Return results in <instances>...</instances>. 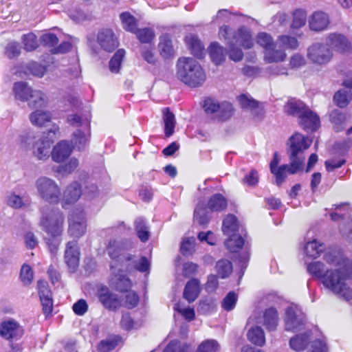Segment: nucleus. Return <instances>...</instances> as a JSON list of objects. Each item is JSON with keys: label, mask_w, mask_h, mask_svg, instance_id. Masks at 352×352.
I'll use <instances>...</instances> for the list:
<instances>
[{"label": "nucleus", "mask_w": 352, "mask_h": 352, "mask_svg": "<svg viewBox=\"0 0 352 352\" xmlns=\"http://www.w3.org/2000/svg\"><path fill=\"white\" fill-rule=\"evenodd\" d=\"M324 260L328 266L320 261L311 262L307 265L308 272L339 298L352 299V289L346 283L352 279V261L337 252L325 254Z\"/></svg>", "instance_id": "nucleus-1"}, {"label": "nucleus", "mask_w": 352, "mask_h": 352, "mask_svg": "<svg viewBox=\"0 0 352 352\" xmlns=\"http://www.w3.org/2000/svg\"><path fill=\"white\" fill-rule=\"evenodd\" d=\"M124 249L125 245L115 239L110 240L107 247V252L111 259L110 267L113 275L112 284L116 289L124 293L131 290L132 286L131 280L122 273L126 263L131 260L129 254L122 252Z\"/></svg>", "instance_id": "nucleus-2"}, {"label": "nucleus", "mask_w": 352, "mask_h": 352, "mask_svg": "<svg viewBox=\"0 0 352 352\" xmlns=\"http://www.w3.org/2000/svg\"><path fill=\"white\" fill-rule=\"evenodd\" d=\"M177 77L191 87L201 86L206 78V74L200 64L190 57H182L178 59Z\"/></svg>", "instance_id": "nucleus-3"}, {"label": "nucleus", "mask_w": 352, "mask_h": 352, "mask_svg": "<svg viewBox=\"0 0 352 352\" xmlns=\"http://www.w3.org/2000/svg\"><path fill=\"white\" fill-rule=\"evenodd\" d=\"M312 143V140L301 133H296L288 140L289 159L292 161V170H302L305 165V151L308 149Z\"/></svg>", "instance_id": "nucleus-4"}, {"label": "nucleus", "mask_w": 352, "mask_h": 352, "mask_svg": "<svg viewBox=\"0 0 352 352\" xmlns=\"http://www.w3.org/2000/svg\"><path fill=\"white\" fill-rule=\"evenodd\" d=\"M228 206L226 199H203L197 204L194 212V222L206 226L210 220L209 212H221Z\"/></svg>", "instance_id": "nucleus-5"}, {"label": "nucleus", "mask_w": 352, "mask_h": 352, "mask_svg": "<svg viewBox=\"0 0 352 352\" xmlns=\"http://www.w3.org/2000/svg\"><path fill=\"white\" fill-rule=\"evenodd\" d=\"M204 109L205 112L213 120L218 122H224L230 119L233 115V107L231 103L208 98L204 100Z\"/></svg>", "instance_id": "nucleus-6"}, {"label": "nucleus", "mask_w": 352, "mask_h": 352, "mask_svg": "<svg viewBox=\"0 0 352 352\" xmlns=\"http://www.w3.org/2000/svg\"><path fill=\"white\" fill-rule=\"evenodd\" d=\"M331 50L324 43H315L307 50V57L311 63L318 65H326L333 58Z\"/></svg>", "instance_id": "nucleus-7"}, {"label": "nucleus", "mask_w": 352, "mask_h": 352, "mask_svg": "<svg viewBox=\"0 0 352 352\" xmlns=\"http://www.w3.org/2000/svg\"><path fill=\"white\" fill-rule=\"evenodd\" d=\"M64 216L59 211H52L41 221L44 230L53 237L60 236L63 230Z\"/></svg>", "instance_id": "nucleus-8"}, {"label": "nucleus", "mask_w": 352, "mask_h": 352, "mask_svg": "<svg viewBox=\"0 0 352 352\" xmlns=\"http://www.w3.org/2000/svg\"><path fill=\"white\" fill-rule=\"evenodd\" d=\"M86 229V218L83 211L78 209L73 210L68 217V234L79 239L85 234Z\"/></svg>", "instance_id": "nucleus-9"}, {"label": "nucleus", "mask_w": 352, "mask_h": 352, "mask_svg": "<svg viewBox=\"0 0 352 352\" xmlns=\"http://www.w3.org/2000/svg\"><path fill=\"white\" fill-rule=\"evenodd\" d=\"M285 323L286 331H300L304 329L305 316L298 307H288L285 310Z\"/></svg>", "instance_id": "nucleus-10"}, {"label": "nucleus", "mask_w": 352, "mask_h": 352, "mask_svg": "<svg viewBox=\"0 0 352 352\" xmlns=\"http://www.w3.org/2000/svg\"><path fill=\"white\" fill-rule=\"evenodd\" d=\"M36 188L42 198H58L60 189L56 182L47 177H39L36 181Z\"/></svg>", "instance_id": "nucleus-11"}, {"label": "nucleus", "mask_w": 352, "mask_h": 352, "mask_svg": "<svg viewBox=\"0 0 352 352\" xmlns=\"http://www.w3.org/2000/svg\"><path fill=\"white\" fill-rule=\"evenodd\" d=\"M96 294L100 303L107 309L116 310L122 306V300L106 286L98 287Z\"/></svg>", "instance_id": "nucleus-12"}, {"label": "nucleus", "mask_w": 352, "mask_h": 352, "mask_svg": "<svg viewBox=\"0 0 352 352\" xmlns=\"http://www.w3.org/2000/svg\"><path fill=\"white\" fill-rule=\"evenodd\" d=\"M96 42L105 52H111L118 47V38L111 29H102L98 32Z\"/></svg>", "instance_id": "nucleus-13"}, {"label": "nucleus", "mask_w": 352, "mask_h": 352, "mask_svg": "<svg viewBox=\"0 0 352 352\" xmlns=\"http://www.w3.org/2000/svg\"><path fill=\"white\" fill-rule=\"evenodd\" d=\"M23 334L22 327L13 319L6 320L0 324V336L6 340H18Z\"/></svg>", "instance_id": "nucleus-14"}, {"label": "nucleus", "mask_w": 352, "mask_h": 352, "mask_svg": "<svg viewBox=\"0 0 352 352\" xmlns=\"http://www.w3.org/2000/svg\"><path fill=\"white\" fill-rule=\"evenodd\" d=\"M325 42L332 52L335 50L339 53L345 54L351 50L350 43L341 34H331L325 39Z\"/></svg>", "instance_id": "nucleus-15"}, {"label": "nucleus", "mask_w": 352, "mask_h": 352, "mask_svg": "<svg viewBox=\"0 0 352 352\" xmlns=\"http://www.w3.org/2000/svg\"><path fill=\"white\" fill-rule=\"evenodd\" d=\"M65 260L72 271L74 272L78 268L80 261V251L76 241H69L67 243Z\"/></svg>", "instance_id": "nucleus-16"}, {"label": "nucleus", "mask_w": 352, "mask_h": 352, "mask_svg": "<svg viewBox=\"0 0 352 352\" xmlns=\"http://www.w3.org/2000/svg\"><path fill=\"white\" fill-rule=\"evenodd\" d=\"M13 91L15 98L22 101H27L30 97H38L42 100L43 96L41 91H33L26 82H18L14 84Z\"/></svg>", "instance_id": "nucleus-17"}, {"label": "nucleus", "mask_w": 352, "mask_h": 352, "mask_svg": "<svg viewBox=\"0 0 352 352\" xmlns=\"http://www.w3.org/2000/svg\"><path fill=\"white\" fill-rule=\"evenodd\" d=\"M308 107L301 101L292 100H289L285 105L284 109L285 111L291 116H296L298 118L301 117V123L304 124V126H307L306 123H305V112L307 110Z\"/></svg>", "instance_id": "nucleus-18"}, {"label": "nucleus", "mask_w": 352, "mask_h": 352, "mask_svg": "<svg viewBox=\"0 0 352 352\" xmlns=\"http://www.w3.org/2000/svg\"><path fill=\"white\" fill-rule=\"evenodd\" d=\"M329 23L328 15L322 11L314 12L309 19V25L311 30L320 32L325 30Z\"/></svg>", "instance_id": "nucleus-19"}, {"label": "nucleus", "mask_w": 352, "mask_h": 352, "mask_svg": "<svg viewBox=\"0 0 352 352\" xmlns=\"http://www.w3.org/2000/svg\"><path fill=\"white\" fill-rule=\"evenodd\" d=\"M90 128L88 129H77L73 133L72 144L74 148L82 151L89 144L90 138Z\"/></svg>", "instance_id": "nucleus-20"}, {"label": "nucleus", "mask_w": 352, "mask_h": 352, "mask_svg": "<svg viewBox=\"0 0 352 352\" xmlns=\"http://www.w3.org/2000/svg\"><path fill=\"white\" fill-rule=\"evenodd\" d=\"M52 142L47 139L40 138L33 146L34 155L38 160H45L50 156Z\"/></svg>", "instance_id": "nucleus-21"}, {"label": "nucleus", "mask_w": 352, "mask_h": 352, "mask_svg": "<svg viewBox=\"0 0 352 352\" xmlns=\"http://www.w3.org/2000/svg\"><path fill=\"white\" fill-rule=\"evenodd\" d=\"M72 152V148L66 141H61L53 148L52 157L56 162H60L67 158Z\"/></svg>", "instance_id": "nucleus-22"}, {"label": "nucleus", "mask_w": 352, "mask_h": 352, "mask_svg": "<svg viewBox=\"0 0 352 352\" xmlns=\"http://www.w3.org/2000/svg\"><path fill=\"white\" fill-rule=\"evenodd\" d=\"M232 41L239 46H242L245 49H250L252 47L253 43L252 36L249 31L244 28H239L233 36Z\"/></svg>", "instance_id": "nucleus-23"}, {"label": "nucleus", "mask_w": 352, "mask_h": 352, "mask_svg": "<svg viewBox=\"0 0 352 352\" xmlns=\"http://www.w3.org/2000/svg\"><path fill=\"white\" fill-rule=\"evenodd\" d=\"M200 284L197 279H191L186 285L184 291V298L188 302L195 301L200 293Z\"/></svg>", "instance_id": "nucleus-24"}, {"label": "nucleus", "mask_w": 352, "mask_h": 352, "mask_svg": "<svg viewBox=\"0 0 352 352\" xmlns=\"http://www.w3.org/2000/svg\"><path fill=\"white\" fill-rule=\"evenodd\" d=\"M307 115H305L306 116H305L304 121L305 123H306L307 125L308 126H304V124L301 123V117L298 118V123L303 129L310 131H314L317 130L320 125V118L314 112H313L309 108L305 112V114H307Z\"/></svg>", "instance_id": "nucleus-25"}, {"label": "nucleus", "mask_w": 352, "mask_h": 352, "mask_svg": "<svg viewBox=\"0 0 352 352\" xmlns=\"http://www.w3.org/2000/svg\"><path fill=\"white\" fill-rule=\"evenodd\" d=\"M186 43L191 53L199 58H201L204 54V47L198 37L193 34H190L185 38Z\"/></svg>", "instance_id": "nucleus-26"}, {"label": "nucleus", "mask_w": 352, "mask_h": 352, "mask_svg": "<svg viewBox=\"0 0 352 352\" xmlns=\"http://www.w3.org/2000/svg\"><path fill=\"white\" fill-rule=\"evenodd\" d=\"M292 161H289V164H283L271 170V173L275 176L276 184L280 186L285 179L287 174H296L301 170H296L295 172H292Z\"/></svg>", "instance_id": "nucleus-27"}, {"label": "nucleus", "mask_w": 352, "mask_h": 352, "mask_svg": "<svg viewBox=\"0 0 352 352\" xmlns=\"http://www.w3.org/2000/svg\"><path fill=\"white\" fill-rule=\"evenodd\" d=\"M209 54L212 62L217 65H221L226 60V49L217 43H212L209 47Z\"/></svg>", "instance_id": "nucleus-28"}, {"label": "nucleus", "mask_w": 352, "mask_h": 352, "mask_svg": "<svg viewBox=\"0 0 352 352\" xmlns=\"http://www.w3.org/2000/svg\"><path fill=\"white\" fill-rule=\"evenodd\" d=\"M310 336V331H306L302 334H298L290 339L289 346L291 349L296 351H303L307 343Z\"/></svg>", "instance_id": "nucleus-29"}, {"label": "nucleus", "mask_w": 352, "mask_h": 352, "mask_svg": "<svg viewBox=\"0 0 352 352\" xmlns=\"http://www.w3.org/2000/svg\"><path fill=\"white\" fill-rule=\"evenodd\" d=\"M239 222L236 217L232 214H228L223 221L222 230L224 234L231 235L236 234L239 229Z\"/></svg>", "instance_id": "nucleus-30"}, {"label": "nucleus", "mask_w": 352, "mask_h": 352, "mask_svg": "<svg viewBox=\"0 0 352 352\" xmlns=\"http://www.w3.org/2000/svg\"><path fill=\"white\" fill-rule=\"evenodd\" d=\"M163 121L164 124V133L166 137H170L175 132L176 124L175 115L168 108L163 110Z\"/></svg>", "instance_id": "nucleus-31"}, {"label": "nucleus", "mask_w": 352, "mask_h": 352, "mask_svg": "<svg viewBox=\"0 0 352 352\" xmlns=\"http://www.w3.org/2000/svg\"><path fill=\"white\" fill-rule=\"evenodd\" d=\"M263 324L269 331H274L278 325V318L277 311L274 308L265 310L263 316Z\"/></svg>", "instance_id": "nucleus-32"}, {"label": "nucleus", "mask_w": 352, "mask_h": 352, "mask_svg": "<svg viewBox=\"0 0 352 352\" xmlns=\"http://www.w3.org/2000/svg\"><path fill=\"white\" fill-rule=\"evenodd\" d=\"M247 336L249 341L255 345L262 346L265 343V333L261 327H252L248 331Z\"/></svg>", "instance_id": "nucleus-33"}, {"label": "nucleus", "mask_w": 352, "mask_h": 352, "mask_svg": "<svg viewBox=\"0 0 352 352\" xmlns=\"http://www.w3.org/2000/svg\"><path fill=\"white\" fill-rule=\"evenodd\" d=\"M239 101L243 109L251 111L255 115L262 112V109L258 107V102L251 97L243 94L239 96Z\"/></svg>", "instance_id": "nucleus-34"}, {"label": "nucleus", "mask_w": 352, "mask_h": 352, "mask_svg": "<svg viewBox=\"0 0 352 352\" xmlns=\"http://www.w3.org/2000/svg\"><path fill=\"white\" fill-rule=\"evenodd\" d=\"M329 119L333 125L334 130L337 132L341 131L344 129L346 117V115L340 110H333L329 115Z\"/></svg>", "instance_id": "nucleus-35"}, {"label": "nucleus", "mask_w": 352, "mask_h": 352, "mask_svg": "<svg viewBox=\"0 0 352 352\" xmlns=\"http://www.w3.org/2000/svg\"><path fill=\"white\" fill-rule=\"evenodd\" d=\"M122 28L127 32L134 33L137 30V20L129 12H123L120 14Z\"/></svg>", "instance_id": "nucleus-36"}, {"label": "nucleus", "mask_w": 352, "mask_h": 352, "mask_svg": "<svg viewBox=\"0 0 352 352\" xmlns=\"http://www.w3.org/2000/svg\"><path fill=\"white\" fill-rule=\"evenodd\" d=\"M160 40L158 47L160 54L164 58L170 57L174 53V50L169 36L168 35L161 36Z\"/></svg>", "instance_id": "nucleus-37"}, {"label": "nucleus", "mask_w": 352, "mask_h": 352, "mask_svg": "<svg viewBox=\"0 0 352 352\" xmlns=\"http://www.w3.org/2000/svg\"><path fill=\"white\" fill-rule=\"evenodd\" d=\"M30 119L34 125L42 126L50 121L51 116L47 111L36 110L30 114Z\"/></svg>", "instance_id": "nucleus-38"}, {"label": "nucleus", "mask_w": 352, "mask_h": 352, "mask_svg": "<svg viewBox=\"0 0 352 352\" xmlns=\"http://www.w3.org/2000/svg\"><path fill=\"white\" fill-rule=\"evenodd\" d=\"M229 238L226 241V248L232 252H238L244 244V240L241 236L238 234L228 235Z\"/></svg>", "instance_id": "nucleus-39"}, {"label": "nucleus", "mask_w": 352, "mask_h": 352, "mask_svg": "<svg viewBox=\"0 0 352 352\" xmlns=\"http://www.w3.org/2000/svg\"><path fill=\"white\" fill-rule=\"evenodd\" d=\"M323 250V245L317 240L314 239L306 243L305 252L307 256L316 258L320 256Z\"/></svg>", "instance_id": "nucleus-40"}, {"label": "nucleus", "mask_w": 352, "mask_h": 352, "mask_svg": "<svg viewBox=\"0 0 352 352\" xmlns=\"http://www.w3.org/2000/svg\"><path fill=\"white\" fill-rule=\"evenodd\" d=\"M351 98V91L346 89L339 90L335 94L333 97L335 102L340 108L346 107Z\"/></svg>", "instance_id": "nucleus-41"}, {"label": "nucleus", "mask_w": 352, "mask_h": 352, "mask_svg": "<svg viewBox=\"0 0 352 352\" xmlns=\"http://www.w3.org/2000/svg\"><path fill=\"white\" fill-rule=\"evenodd\" d=\"M285 57L286 54L285 51L276 49V47H273L272 49L265 52V59L267 63L282 61Z\"/></svg>", "instance_id": "nucleus-42"}, {"label": "nucleus", "mask_w": 352, "mask_h": 352, "mask_svg": "<svg viewBox=\"0 0 352 352\" xmlns=\"http://www.w3.org/2000/svg\"><path fill=\"white\" fill-rule=\"evenodd\" d=\"M133 34L142 43H151L155 36L154 31L149 28H137Z\"/></svg>", "instance_id": "nucleus-43"}, {"label": "nucleus", "mask_w": 352, "mask_h": 352, "mask_svg": "<svg viewBox=\"0 0 352 352\" xmlns=\"http://www.w3.org/2000/svg\"><path fill=\"white\" fill-rule=\"evenodd\" d=\"M216 270L219 277L225 278L232 272V265L230 261L222 259L217 263Z\"/></svg>", "instance_id": "nucleus-44"}, {"label": "nucleus", "mask_w": 352, "mask_h": 352, "mask_svg": "<svg viewBox=\"0 0 352 352\" xmlns=\"http://www.w3.org/2000/svg\"><path fill=\"white\" fill-rule=\"evenodd\" d=\"M135 230L139 239L142 242H146L149 238V232L144 220L142 218H137L135 221Z\"/></svg>", "instance_id": "nucleus-45"}, {"label": "nucleus", "mask_w": 352, "mask_h": 352, "mask_svg": "<svg viewBox=\"0 0 352 352\" xmlns=\"http://www.w3.org/2000/svg\"><path fill=\"white\" fill-rule=\"evenodd\" d=\"M125 55L123 49L118 50L109 61V69L111 72L118 73L120 70L121 63Z\"/></svg>", "instance_id": "nucleus-46"}, {"label": "nucleus", "mask_w": 352, "mask_h": 352, "mask_svg": "<svg viewBox=\"0 0 352 352\" xmlns=\"http://www.w3.org/2000/svg\"><path fill=\"white\" fill-rule=\"evenodd\" d=\"M124 300L122 301V305L129 308L132 309L135 307L139 303V296L133 290H129L124 292L123 296Z\"/></svg>", "instance_id": "nucleus-47"}, {"label": "nucleus", "mask_w": 352, "mask_h": 352, "mask_svg": "<svg viewBox=\"0 0 352 352\" xmlns=\"http://www.w3.org/2000/svg\"><path fill=\"white\" fill-rule=\"evenodd\" d=\"M67 122L72 126L81 127V129H88V128H90L89 120L87 118H82L77 114L68 116Z\"/></svg>", "instance_id": "nucleus-48"}, {"label": "nucleus", "mask_w": 352, "mask_h": 352, "mask_svg": "<svg viewBox=\"0 0 352 352\" xmlns=\"http://www.w3.org/2000/svg\"><path fill=\"white\" fill-rule=\"evenodd\" d=\"M307 21V13L302 10H296L293 14V21L291 27L294 29L300 28Z\"/></svg>", "instance_id": "nucleus-49"}, {"label": "nucleus", "mask_w": 352, "mask_h": 352, "mask_svg": "<svg viewBox=\"0 0 352 352\" xmlns=\"http://www.w3.org/2000/svg\"><path fill=\"white\" fill-rule=\"evenodd\" d=\"M22 42L24 49L28 52L35 50L38 46L36 36L32 32L24 34L22 37Z\"/></svg>", "instance_id": "nucleus-50"}, {"label": "nucleus", "mask_w": 352, "mask_h": 352, "mask_svg": "<svg viewBox=\"0 0 352 352\" xmlns=\"http://www.w3.org/2000/svg\"><path fill=\"white\" fill-rule=\"evenodd\" d=\"M257 43L265 50V52L272 49L273 47H277V43H274L272 37L265 32H261L258 34Z\"/></svg>", "instance_id": "nucleus-51"}, {"label": "nucleus", "mask_w": 352, "mask_h": 352, "mask_svg": "<svg viewBox=\"0 0 352 352\" xmlns=\"http://www.w3.org/2000/svg\"><path fill=\"white\" fill-rule=\"evenodd\" d=\"M227 45L229 47V58L235 62L241 60L243 58V53L242 50L237 47L238 45L234 43V41H228Z\"/></svg>", "instance_id": "nucleus-52"}, {"label": "nucleus", "mask_w": 352, "mask_h": 352, "mask_svg": "<svg viewBox=\"0 0 352 352\" xmlns=\"http://www.w3.org/2000/svg\"><path fill=\"white\" fill-rule=\"evenodd\" d=\"M219 350V344L215 340H207L202 342L197 352H218Z\"/></svg>", "instance_id": "nucleus-53"}, {"label": "nucleus", "mask_w": 352, "mask_h": 352, "mask_svg": "<svg viewBox=\"0 0 352 352\" xmlns=\"http://www.w3.org/2000/svg\"><path fill=\"white\" fill-rule=\"evenodd\" d=\"M278 41L283 47L286 49L296 50L298 47V41L294 36L287 35L279 36Z\"/></svg>", "instance_id": "nucleus-54"}, {"label": "nucleus", "mask_w": 352, "mask_h": 352, "mask_svg": "<svg viewBox=\"0 0 352 352\" xmlns=\"http://www.w3.org/2000/svg\"><path fill=\"white\" fill-rule=\"evenodd\" d=\"M82 195L80 185L74 182L69 184L64 192V196L66 198H80Z\"/></svg>", "instance_id": "nucleus-55"}, {"label": "nucleus", "mask_w": 352, "mask_h": 352, "mask_svg": "<svg viewBox=\"0 0 352 352\" xmlns=\"http://www.w3.org/2000/svg\"><path fill=\"white\" fill-rule=\"evenodd\" d=\"M237 299V295L234 292H229L222 300V308L226 311L232 310L235 307Z\"/></svg>", "instance_id": "nucleus-56"}, {"label": "nucleus", "mask_w": 352, "mask_h": 352, "mask_svg": "<svg viewBox=\"0 0 352 352\" xmlns=\"http://www.w3.org/2000/svg\"><path fill=\"white\" fill-rule=\"evenodd\" d=\"M196 239L195 237L184 239L182 242L180 250L184 255L192 254L195 250Z\"/></svg>", "instance_id": "nucleus-57"}, {"label": "nucleus", "mask_w": 352, "mask_h": 352, "mask_svg": "<svg viewBox=\"0 0 352 352\" xmlns=\"http://www.w3.org/2000/svg\"><path fill=\"white\" fill-rule=\"evenodd\" d=\"M259 181V176L257 170L252 169L251 171L244 176V177L241 179V182L243 184L250 186L254 187L256 186Z\"/></svg>", "instance_id": "nucleus-58"}, {"label": "nucleus", "mask_w": 352, "mask_h": 352, "mask_svg": "<svg viewBox=\"0 0 352 352\" xmlns=\"http://www.w3.org/2000/svg\"><path fill=\"white\" fill-rule=\"evenodd\" d=\"M33 271L28 265H23L21 270L20 278L24 285H29L33 280Z\"/></svg>", "instance_id": "nucleus-59"}, {"label": "nucleus", "mask_w": 352, "mask_h": 352, "mask_svg": "<svg viewBox=\"0 0 352 352\" xmlns=\"http://www.w3.org/2000/svg\"><path fill=\"white\" fill-rule=\"evenodd\" d=\"M118 344V339L116 338H107L102 340L98 346L100 352H109L116 348Z\"/></svg>", "instance_id": "nucleus-60"}, {"label": "nucleus", "mask_w": 352, "mask_h": 352, "mask_svg": "<svg viewBox=\"0 0 352 352\" xmlns=\"http://www.w3.org/2000/svg\"><path fill=\"white\" fill-rule=\"evenodd\" d=\"M78 166V161L76 158H72L69 162L63 166L58 167V172L63 175L72 173Z\"/></svg>", "instance_id": "nucleus-61"}, {"label": "nucleus", "mask_w": 352, "mask_h": 352, "mask_svg": "<svg viewBox=\"0 0 352 352\" xmlns=\"http://www.w3.org/2000/svg\"><path fill=\"white\" fill-rule=\"evenodd\" d=\"M27 69L31 74L39 78L43 77L46 71V69L44 66H42L36 62L28 63L27 65Z\"/></svg>", "instance_id": "nucleus-62"}, {"label": "nucleus", "mask_w": 352, "mask_h": 352, "mask_svg": "<svg viewBox=\"0 0 352 352\" xmlns=\"http://www.w3.org/2000/svg\"><path fill=\"white\" fill-rule=\"evenodd\" d=\"M178 349H180V352H193V349L190 345L184 344L180 348L177 341L171 342L163 352H177Z\"/></svg>", "instance_id": "nucleus-63"}, {"label": "nucleus", "mask_w": 352, "mask_h": 352, "mask_svg": "<svg viewBox=\"0 0 352 352\" xmlns=\"http://www.w3.org/2000/svg\"><path fill=\"white\" fill-rule=\"evenodd\" d=\"M6 54L10 59L18 56L21 54L20 45L16 42L9 43L6 47Z\"/></svg>", "instance_id": "nucleus-64"}]
</instances>
